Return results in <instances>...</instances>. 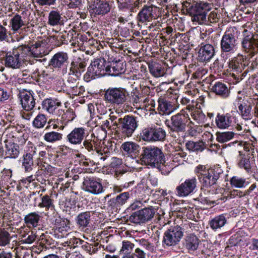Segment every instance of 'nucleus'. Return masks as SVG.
Wrapping results in <instances>:
<instances>
[{"mask_svg": "<svg viewBox=\"0 0 258 258\" xmlns=\"http://www.w3.org/2000/svg\"><path fill=\"white\" fill-rule=\"evenodd\" d=\"M140 146L133 142H126L123 143L120 147V150L124 156L135 158L139 153Z\"/></svg>", "mask_w": 258, "mask_h": 258, "instance_id": "obj_28", "label": "nucleus"}, {"mask_svg": "<svg viewBox=\"0 0 258 258\" xmlns=\"http://www.w3.org/2000/svg\"><path fill=\"white\" fill-rule=\"evenodd\" d=\"M170 121V123L167 120L165 123L170 129L171 137L180 142L185 136L186 126L191 123L189 115L182 109L180 112L172 115Z\"/></svg>", "mask_w": 258, "mask_h": 258, "instance_id": "obj_4", "label": "nucleus"}, {"mask_svg": "<svg viewBox=\"0 0 258 258\" xmlns=\"http://www.w3.org/2000/svg\"><path fill=\"white\" fill-rule=\"evenodd\" d=\"M197 179L195 177L186 179L175 188L176 195L179 197H185L195 192L197 188Z\"/></svg>", "mask_w": 258, "mask_h": 258, "instance_id": "obj_16", "label": "nucleus"}, {"mask_svg": "<svg viewBox=\"0 0 258 258\" xmlns=\"http://www.w3.org/2000/svg\"><path fill=\"white\" fill-rule=\"evenodd\" d=\"M234 135L233 132H217L216 134V140L219 143H224L233 139Z\"/></svg>", "mask_w": 258, "mask_h": 258, "instance_id": "obj_51", "label": "nucleus"}, {"mask_svg": "<svg viewBox=\"0 0 258 258\" xmlns=\"http://www.w3.org/2000/svg\"><path fill=\"white\" fill-rule=\"evenodd\" d=\"M211 90L215 94L224 98L228 97L230 94V90L226 85L219 82H216Z\"/></svg>", "mask_w": 258, "mask_h": 258, "instance_id": "obj_41", "label": "nucleus"}, {"mask_svg": "<svg viewBox=\"0 0 258 258\" xmlns=\"http://www.w3.org/2000/svg\"><path fill=\"white\" fill-rule=\"evenodd\" d=\"M192 118L198 123H203L206 120V117L202 111L197 108H195L194 111L191 113Z\"/></svg>", "mask_w": 258, "mask_h": 258, "instance_id": "obj_56", "label": "nucleus"}, {"mask_svg": "<svg viewBox=\"0 0 258 258\" xmlns=\"http://www.w3.org/2000/svg\"><path fill=\"white\" fill-rule=\"evenodd\" d=\"M82 142L83 147L89 153L94 164L100 165L110 156V149L108 147H100V142L94 134L86 135Z\"/></svg>", "mask_w": 258, "mask_h": 258, "instance_id": "obj_2", "label": "nucleus"}, {"mask_svg": "<svg viewBox=\"0 0 258 258\" xmlns=\"http://www.w3.org/2000/svg\"><path fill=\"white\" fill-rule=\"evenodd\" d=\"M122 161L121 159L117 157H112L109 164V168L115 173V176L116 178L119 176L125 173L126 171L122 168Z\"/></svg>", "mask_w": 258, "mask_h": 258, "instance_id": "obj_42", "label": "nucleus"}, {"mask_svg": "<svg viewBox=\"0 0 258 258\" xmlns=\"http://www.w3.org/2000/svg\"><path fill=\"white\" fill-rule=\"evenodd\" d=\"M187 7L188 13L192 17L193 22L200 24L207 22V13L211 9V5L207 2H201L192 4H188Z\"/></svg>", "mask_w": 258, "mask_h": 258, "instance_id": "obj_6", "label": "nucleus"}, {"mask_svg": "<svg viewBox=\"0 0 258 258\" xmlns=\"http://www.w3.org/2000/svg\"><path fill=\"white\" fill-rule=\"evenodd\" d=\"M237 107L238 111L237 114H239L241 117L245 120H248L252 119L253 114L252 108L253 106V101L251 98L243 99L238 98Z\"/></svg>", "mask_w": 258, "mask_h": 258, "instance_id": "obj_20", "label": "nucleus"}, {"mask_svg": "<svg viewBox=\"0 0 258 258\" xmlns=\"http://www.w3.org/2000/svg\"><path fill=\"white\" fill-rule=\"evenodd\" d=\"M47 121L45 115L43 114H38L33 121V126L37 128L44 127Z\"/></svg>", "mask_w": 258, "mask_h": 258, "instance_id": "obj_58", "label": "nucleus"}, {"mask_svg": "<svg viewBox=\"0 0 258 258\" xmlns=\"http://www.w3.org/2000/svg\"><path fill=\"white\" fill-rule=\"evenodd\" d=\"M40 215L36 212H31L24 217V222L28 228H35L39 225Z\"/></svg>", "mask_w": 258, "mask_h": 258, "instance_id": "obj_40", "label": "nucleus"}, {"mask_svg": "<svg viewBox=\"0 0 258 258\" xmlns=\"http://www.w3.org/2000/svg\"><path fill=\"white\" fill-rule=\"evenodd\" d=\"M141 135L145 141H161L165 138L166 132L161 127L151 126L143 129Z\"/></svg>", "mask_w": 258, "mask_h": 258, "instance_id": "obj_15", "label": "nucleus"}, {"mask_svg": "<svg viewBox=\"0 0 258 258\" xmlns=\"http://www.w3.org/2000/svg\"><path fill=\"white\" fill-rule=\"evenodd\" d=\"M12 237L10 234L4 229L0 228V246H5L9 244Z\"/></svg>", "mask_w": 258, "mask_h": 258, "instance_id": "obj_57", "label": "nucleus"}, {"mask_svg": "<svg viewBox=\"0 0 258 258\" xmlns=\"http://www.w3.org/2000/svg\"><path fill=\"white\" fill-rule=\"evenodd\" d=\"M115 126L117 128V132L122 138L130 137L138 126L137 118L133 115H127L123 118L118 119Z\"/></svg>", "mask_w": 258, "mask_h": 258, "instance_id": "obj_7", "label": "nucleus"}, {"mask_svg": "<svg viewBox=\"0 0 258 258\" xmlns=\"http://www.w3.org/2000/svg\"><path fill=\"white\" fill-rule=\"evenodd\" d=\"M91 214H92L91 212L86 211L82 212L77 216L75 222L79 229L83 230L89 226L91 223Z\"/></svg>", "mask_w": 258, "mask_h": 258, "instance_id": "obj_33", "label": "nucleus"}, {"mask_svg": "<svg viewBox=\"0 0 258 258\" xmlns=\"http://www.w3.org/2000/svg\"><path fill=\"white\" fill-rule=\"evenodd\" d=\"M157 10V7L153 5H144L137 15L136 20L138 24H146L155 19L157 17L156 15Z\"/></svg>", "mask_w": 258, "mask_h": 258, "instance_id": "obj_19", "label": "nucleus"}, {"mask_svg": "<svg viewBox=\"0 0 258 258\" xmlns=\"http://www.w3.org/2000/svg\"><path fill=\"white\" fill-rule=\"evenodd\" d=\"M84 243V241L79 238L73 237L70 238L69 240L65 242V243L70 247V249L72 248H75L81 245Z\"/></svg>", "mask_w": 258, "mask_h": 258, "instance_id": "obj_64", "label": "nucleus"}, {"mask_svg": "<svg viewBox=\"0 0 258 258\" xmlns=\"http://www.w3.org/2000/svg\"><path fill=\"white\" fill-rule=\"evenodd\" d=\"M52 173V167L49 165H47L46 166L41 164L39 165L38 169L36 172L35 174L34 175L35 176V179L36 177H39L42 174L44 175H50Z\"/></svg>", "mask_w": 258, "mask_h": 258, "instance_id": "obj_59", "label": "nucleus"}, {"mask_svg": "<svg viewBox=\"0 0 258 258\" xmlns=\"http://www.w3.org/2000/svg\"><path fill=\"white\" fill-rule=\"evenodd\" d=\"M240 159L238 162V166L240 168H244L247 172H249L251 169V165L249 159L244 155L241 156V152H239Z\"/></svg>", "mask_w": 258, "mask_h": 258, "instance_id": "obj_60", "label": "nucleus"}, {"mask_svg": "<svg viewBox=\"0 0 258 258\" xmlns=\"http://www.w3.org/2000/svg\"><path fill=\"white\" fill-rule=\"evenodd\" d=\"M11 29L14 32H17L22 26H24V21L22 17L18 14L15 15L11 19L10 22Z\"/></svg>", "mask_w": 258, "mask_h": 258, "instance_id": "obj_49", "label": "nucleus"}, {"mask_svg": "<svg viewBox=\"0 0 258 258\" xmlns=\"http://www.w3.org/2000/svg\"><path fill=\"white\" fill-rule=\"evenodd\" d=\"M34 205V206H37L39 208H45L47 210L54 208L53 200L48 195H45L42 197L41 202L39 203L37 205H36V203Z\"/></svg>", "mask_w": 258, "mask_h": 258, "instance_id": "obj_52", "label": "nucleus"}, {"mask_svg": "<svg viewBox=\"0 0 258 258\" xmlns=\"http://www.w3.org/2000/svg\"><path fill=\"white\" fill-rule=\"evenodd\" d=\"M60 117L57 118V121L58 123V121L61 122L62 124L59 127L60 130H63L65 125H66L68 122L73 121L76 115L73 109L69 108L66 112L62 109L57 111V115H56Z\"/></svg>", "mask_w": 258, "mask_h": 258, "instance_id": "obj_29", "label": "nucleus"}, {"mask_svg": "<svg viewBox=\"0 0 258 258\" xmlns=\"http://www.w3.org/2000/svg\"><path fill=\"white\" fill-rule=\"evenodd\" d=\"M63 135L55 131H50L46 132L43 136V139L45 141L50 143H55L60 141L62 139Z\"/></svg>", "mask_w": 258, "mask_h": 258, "instance_id": "obj_48", "label": "nucleus"}, {"mask_svg": "<svg viewBox=\"0 0 258 258\" xmlns=\"http://www.w3.org/2000/svg\"><path fill=\"white\" fill-rule=\"evenodd\" d=\"M117 8L120 12H126L127 10L131 13L130 16H133L132 13L136 12V9L140 7L139 0H116Z\"/></svg>", "mask_w": 258, "mask_h": 258, "instance_id": "obj_27", "label": "nucleus"}, {"mask_svg": "<svg viewBox=\"0 0 258 258\" xmlns=\"http://www.w3.org/2000/svg\"><path fill=\"white\" fill-rule=\"evenodd\" d=\"M54 235L57 238L67 236L71 230L70 222L67 219L59 217L55 220L53 227Z\"/></svg>", "mask_w": 258, "mask_h": 258, "instance_id": "obj_21", "label": "nucleus"}, {"mask_svg": "<svg viewBox=\"0 0 258 258\" xmlns=\"http://www.w3.org/2000/svg\"><path fill=\"white\" fill-rule=\"evenodd\" d=\"M125 71V68L123 62L120 61L112 62L110 64H107V74L116 76L123 74Z\"/></svg>", "mask_w": 258, "mask_h": 258, "instance_id": "obj_38", "label": "nucleus"}, {"mask_svg": "<svg viewBox=\"0 0 258 258\" xmlns=\"http://www.w3.org/2000/svg\"><path fill=\"white\" fill-rule=\"evenodd\" d=\"M237 112L231 111L226 113H217L215 118V123L220 129H228L233 127L237 122Z\"/></svg>", "mask_w": 258, "mask_h": 258, "instance_id": "obj_13", "label": "nucleus"}, {"mask_svg": "<svg viewBox=\"0 0 258 258\" xmlns=\"http://www.w3.org/2000/svg\"><path fill=\"white\" fill-rule=\"evenodd\" d=\"M230 182L232 186L237 188L244 187L248 183L245 178L237 176H233L230 179Z\"/></svg>", "mask_w": 258, "mask_h": 258, "instance_id": "obj_53", "label": "nucleus"}, {"mask_svg": "<svg viewBox=\"0 0 258 258\" xmlns=\"http://www.w3.org/2000/svg\"><path fill=\"white\" fill-rule=\"evenodd\" d=\"M158 104V109L162 115L169 114L178 108L175 102L167 100L163 98H159Z\"/></svg>", "mask_w": 258, "mask_h": 258, "instance_id": "obj_31", "label": "nucleus"}, {"mask_svg": "<svg viewBox=\"0 0 258 258\" xmlns=\"http://www.w3.org/2000/svg\"><path fill=\"white\" fill-rule=\"evenodd\" d=\"M82 188L84 191L93 195H98L104 191L100 179L94 177L84 178Z\"/></svg>", "mask_w": 258, "mask_h": 258, "instance_id": "obj_18", "label": "nucleus"}, {"mask_svg": "<svg viewBox=\"0 0 258 258\" xmlns=\"http://www.w3.org/2000/svg\"><path fill=\"white\" fill-rule=\"evenodd\" d=\"M63 19L61 14L57 10L51 11L48 14L47 23L48 25L55 26L61 25L62 23Z\"/></svg>", "mask_w": 258, "mask_h": 258, "instance_id": "obj_43", "label": "nucleus"}, {"mask_svg": "<svg viewBox=\"0 0 258 258\" xmlns=\"http://www.w3.org/2000/svg\"><path fill=\"white\" fill-rule=\"evenodd\" d=\"M244 59L243 55L239 53L229 61V68L237 74L241 73L245 67V64L243 63Z\"/></svg>", "mask_w": 258, "mask_h": 258, "instance_id": "obj_36", "label": "nucleus"}, {"mask_svg": "<svg viewBox=\"0 0 258 258\" xmlns=\"http://www.w3.org/2000/svg\"><path fill=\"white\" fill-rule=\"evenodd\" d=\"M69 56L67 52L59 51L55 53L49 61V66L54 69L66 67L69 63Z\"/></svg>", "mask_w": 258, "mask_h": 258, "instance_id": "obj_26", "label": "nucleus"}, {"mask_svg": "<svg viewBox=\"0 0 258 258\" xmlns=\"http://www.w3.org/2000/svg\"><path fill=\"white\" fill-rule=\"evenodd\" d=\"M127 92L122 88H109L105 92L104 99L113 106L120 107L127 100Z\"/></svg>", "mask_w": 258, "mask_h": 258, "instance_id": "obj_9", "label": "nucleus"}, {"mask_svg": "<svg viewBox=\"0 0 258 258\" xmlns=\"http://www.w3.org/2000/svg\"><path fill=\"white\" fill-rule=\"evenodd\" d=\"M195 172L201 183V190L208 189L216 185L223 174L220 167L209 168L203 165H198L195 169Z\"/></svg>", "mask_w": 258, "mask_h": 258, "instance_id": "obj_3", "label": "nucleus"}, {"mask_svg": "<svg viewBox=\"0 0 258 258\" xmlns=\"http://www.w3.org/2000/svg\"><path fill=\"white\" fill-rule=\"evenodd\" d=\"M86 66L85 61L79 58L77 61L71 63L69 74L74 75L77 78H79L84 71Z\"/></svg>", "mask_w": 258, "mask_h": 258, "instance_id": "obj_39", "label": "nucleus"}, {"mask_svg": "<svg viewBox=\"0 0 258 258\" xmlns=\"http://www.w3.org/2000/svg\"><path fill=\"white\" fill-rule=\"evenodd\" d=\"M200 242V240L197 236L189 234L184 239L183 246L189 253H192L198 249Z\"/></svg>", "mask_w": 258, "mask_h": 258, "instance_id": "obj_35", "label": "nucleus"}, {"mask_svg": "<svg viewBox=\"0 0 258 258\" xmlns=\"http://www.w3.org/2000/svg\"><path fill=\"white\" fill-rule=\"evenodd\" d=\"M32 91H20L18 94L21 104L25 110H32L35 105V99Z\"/></svg>", "mask_w": 258, "mask_h": 258, "instance_id": "obj_23", "label": "nucleus"}, {"mask_svg": "<svg viewBox=\"0 0 258 258\" xmlns=\"http://www.w3.org/2000/svg\"><path fill=\"white\" fill-rule=\"evenodd\" d=\"M135 245L131 241L128 240H123L122 242V247L120 251L124 252L125 253H131L133 250Z\"/></svg>", "mask_w": 258, "mask_h": 258, "instance_id": "obj_63", "label": "nucleus"}, {"mask_svg": "<svg viewBox=\"0 0 258 258\" xmlns=\"http://www.w3.org/2000/svg\"><path fill=\"white\" fill-rule=\"evenodd\" d=\"M140 160L146 165L157 168L163 174L168 173L171 169L166 162L162 150L156 146L142 147Z\"/></svg>", "mask_w": 258, "mask_h": 258, "instance_id": "obj_1", "label": "nucleus"}, {"mask_svg": "<svg viewBox=\"0 0 258 258\" xmlns=\"http://www.w3.org/2000/svg\"><path fill=\"white\" fill-rule=\"evenodd\" d=\"M21 236L22 237V241L23 243L31 244L33 243L36 238V235L32 231H28L26 234H22L21 231Z\"/></svg>", "mask_w": 258, "mask_h": 258, "instance_id": "obj_62", "label": "nucleus"}, {"mask_svg": "<svg viewBox=\"0 0 258 258\" xmlns=\"http://www.w3.org/2000/svg\"><path fill=\"white\" fill-rule=\"evenodd\" d=\"M61 105V103L56 99H46L42 103L43 109L56 116L57 115V111L61 109L58 108Z\"/></svg>", "mask_w": 258, "mask_h": 258, "instance_id": "obj_32", "label": "nucleus"}, {"mask_svg": "<svg viewBox=\"0 0 258 258\" xmlns=\"http://www.w3.org/2000/svg\"><path fill=\"white\" fill-rule=\"evenodd\" d=\"M130 197L129 192H124L111 199L109 202L112 207H118L124 205Z\"/></svg>", "mask_w": 258, "mask_h": 258, "instance_id": "obj_46", "label": "nucleus"}, {"mask_svg": "<svg viewBox=\"0 0 258 258\" xmlns=\"http://www.w3.org/2000/svg\"><path fill=\"white\" fill-rule=\"evenodd\" d=\"M130 101L136 108L140 107L142 102V96L138 91H134L131 93Z\"/></svg>", "mask_w": 258, "mask_h": 258, "instance_id": "obj_55", "label": "nucleus"}, {"mask_svg": "<svg viewBox=\"0 0 258 258\" xmlns=\"http://www.w3.org/2000/svg\"><path fill=\"white\" fill-rule=\"evenodd\" d=\"M23 49L27 58L29 56L41 58L48 53L45 42L41 41H36L31 45L23 46Z\"/></svg>", "mask_w": 258, "mask_h": 258, "instance_id": "obj_14", "label": "nucleus"}, {"mask_svg": "<svg viewBox=\"0 0 258 258\" xmlns=\"http://www.w3.org/2000/svg\"><path fill=\"white\" fill-rule=\"evenodd\" d=\"M36 147L30 141L24 146L23 153L20 160L21 167L25 173L31 172L36 166Z\"/></svg>", "mask_w": 258, "mask_h": 258, "instance_id": "obj_8", "label": "nucleus"}, {"mask_svg": "<svg viewBox=\"0 0 258 258\" xmlns=\"http://www.w3.org/2000/svg\"><path fill=\"white\" fill-rule=\"evenodd\" d=\"M107 64L104 58H100L92 62L84 75V79L87 82L96 78L104 76L107 74Z\"/></svg>", "mask_w": 258, "mask_h": 258, "instance_id": "obj_11", "label": "nucleus"}, {"mask_svg": "<svg viewBox=\"0 0 258 258\" xmlns=\"http://www.w3.org/2000/svg\"><path fill=\"white\" fill-rule=\"evenodd\" d=\"M183 235V232L180 226L170 227L164 234L162 241L163 247L166 248L176 245L179 243Z\"/></svg>", "mask_w": 258, "mask_h": 258, "instance_id": "obj_12", "label": "nucleus"}, {"mask_svg": "<svg viewBox=\"0 0 258 258\" xmlns=\"http://www.w3.org/2000/svg\"><path fill=\"white\" fill-rule=\"evenodd\" d=\"M186 148L190 152H202L206 147L205 142L199 141L194 142L192 141H187L185 144Z\"/></svg>", "mask_w": 258, "mask_h": 258, "instance_id": "obj_44", "label": "nucleus"}, {"mask_svg": "<svg viewBox=\"0 0 258 258\" xmlns=\"http://www.w3.org/2000/svg\"><path fill=\"white\" fill-rule=\"evenodd\" d=\"M215 54L213 45L206 44L202 46L198 52V59L201 62H207L211 60Z\"/></svg>", "mask_w": 258, "mask_h": 258, "instance_id": "obj_30", "label": "nucleus"}, {"mask_svg": "<svg viewBox=\"0 0 258 258\" xmlns=\"http://www.w3.org/2000/svg\"><path fill=\"white\" fill-rule=\"evenodd\" d=\"M226 223L225 216L223 214H221L215 217L209 222L210 227L214 231L220 229Z\"/></svg>", "mask_w": 258, "mask_h": 258, "instance_id": "obj_45", "label": "nucleus"}, {"mask_svg": "<svg viewBox=\"0 0 258 258\" xmlns=\"http://www.w3.org/2000/svg\"><path fill=\"white\" fill-rule=\"evenodd\" d=\"M89 9L90 14L94 16H104L110 12L111 6L108 2L96 0L93 4L89 5Z\"/></svg>", "mask_w": 258, "mask_h": 258, "instance_id": "obj_22", "label": "nucleus"}, {"mask_svg": "<svg viewBox=\"0 0 258 258\" xmlns=\"http://www.w3.org/2000/svg\"><path fill=\"white\" fill-rule=\"evenodd\" d=\"M238 30L235 27L227 29L220 41L221 56L227 58L235 53L238 47Z\"/></svg>", "mask_w": 258, "mask_h": 258, "instance_id": "obj_5", "label": "nucleus"}, {"mask_svg": "<svg viewBox=\"0 0 258 258\" xmlns=\"http://www.w3.org/2000/svg\"><path fill=\"white\" fill-rule=\"evenodd\" d=\"M12 176V172L11 170H6L4 171L0 177V186L7 190H10L11 187H14L16 182L11 178Z\"/></svg>", "mask_w": 258, "mask_h": 258, "instance_id": "obj_34", "label": "nucleus"}, {"mask_svg": "<svg viewBox=\"0 0 258 258\" xmlns=\"http://www.w3.org/2000/svg\"><path fill=\"white\" fill-rule=\"evenodd\" d=\"M97 126H98L103 132L104 136H106L107 134V131L114 130L115 128L112 126H115V124H111L109 119H101L98 123Z\"/></svg>", "mask_w": 258, "mask_h": 258, "instance_id": "obj_54", "label": "nucleus"}, {"mask_svg": "<svg viewBox=\"0 0 258 258\" xmlns=\"http://www.w3.org/2000/svg\"><path fill=\"white\" fill-rule=\"evenodd\" d=\"M241 45L244 50L253 56L258 53V39L247 35L243 38Z\"/></svg>", "mask_w": 258, "mask_h": 258, "instance_id": "obj_25", "label": "nucleus"}, {"mask_svg": "<svg viewBox=\"0 0 258 258\" xmlns=\"http://www.w3.org/2000/svg\"><path fill=\"white\" fill-rule=\"evenodd\" d=\"M28 61V59L24 54L23 46H21L6 53L5 64L7 67L18 69L22 66L24 62Z\"/></svg>", "mask_w": 258, "mask_h": 258, "instance_id": "obj_10", "label": "nucleus"}, {"mask_svg": "<svg viewBox=\"0 0 258 258\" xmlns=\"http://www.w3.org/2000/svg\"><path fill=\"white\" fill-rule=\"evenodd\" d=\"M85 88L82 86H71L68 89V91L70 95L73 96H81L85 92Z\"/></svg>", "mask_w": 258, "mask_h": 258, "instance_id": "obj_61", "label": "nucleus"}, {"mask_svg": "<svg viewBox=\"0 0 258 258\" xmlns=\"http://www.w3.org/2000/svg\"><path fill=\"white\" fill-rule=\"evenodd\" d=\"M155 214L153 209L144 208L134 212L129 217V221L136 224H141L151 220Z\"/></svg>", "mask_w": 258, "mask_h": 258, "instance_id": "obj_17", "label": "nucleus"}, {"mask_svg": "<svg viewBox=\"0 0 258 258\" xmlns=\"http://www.w3.org/2000/svg\"><path fill=\"white\" fill-rule=\"evenodd\" d=\"M4 142L7 157L14 159L17 158L20 153L19 146L9 139H5Z\"/></svg>", "mask_w": 258, "mask_h": 258, "instance_id": "obj_37", "label": "nucleus"}, {"mask_svg": "<svg viewBox=\"0 0 258 258\" xmlns=\"http://www.w3.org/2000/svg\"><path fill=\"white\" fill-rule=\"evenodd\" d=\"M187 154L180 146L176 147L175 151L172 154V161L177 162L178 164L183 163L184 159L186 157Z\"/></svg>", "mask_w": 258, "mask_h": 258, "instance_id": "obj_50", "label": "nucleus"}, {"mask_svg": "<svg viewBox=\"0 0 258 258\" xmlns=\"http://www.w3.org/2000/svg\"><path fill=\"white\" fill-rule=\"evenodd\" d=\"M86 136L85 128L83 127H75L67 136L66 140L72 145H80Z\"/></svg>", "mask_w": 258, "mask_h": 258, "instance_id": "obj_24", "label": "nucleus"}, {"mask_svg": "<svg viewBox=\"0 0 258 258\" xmlns=\"http://www.w3.org/2000/svg\"><path fill=\"white\" fill-rule=\"evenodd\" d=\"M148 68L150 73L155 77H162L165 74L164 69L158 63L152 62L149 63Z\"/></svg>", "mask_w": 258, "mask_h": 258, "instance_id": "obj_47", "label": "nucleus"}]
</instances>
